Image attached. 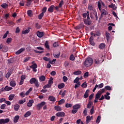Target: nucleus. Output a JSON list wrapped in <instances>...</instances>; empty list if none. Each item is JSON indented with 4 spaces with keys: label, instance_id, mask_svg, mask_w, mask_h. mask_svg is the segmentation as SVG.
<instances>
[{
    "label": "nucleus",
    "instance_id": "1a4fd4ad",
    "mask_svg": "<svg viewBox=\"0 0 124 124\" xmlns=\"http://www.w3.org/2000/svg\"><path fill=\"white\" fill-rule=\"evenodd\" d=\"M34 103V101H33V100L31 99L29 100V102L28 103H27V106H28V107H31V106H32V103Z\"/></svg>",
    "mask_w": 124,
    "mask_h": 124
},
{
    "label": "nucleus",
    "instance_id": "a18cd8bd",
    "mask_svg": "<svg viewBox=\"0 0 124 124\" xmlns=\"http://www.w3.org/2000/svg\"><path fill=\"white\" fill-rule=\"evenodd\" d=\"M101 95V94L99 93L98 92L95 95V98L99 99L100 98V96Z\"/></svg>",
    "mask_w": 124,
    "mask_h": 124
},
{
    "label": "nucleus",
    "instance_id": "5701e85b",
    "mask_svg": "<svg viewBox=\"0 0 124 124\" xmlns=\"http://www.w3.org/2000/svg\"><path fill=\"white\" fill-rule=\"evenodd\" d=\"M45 47L47 49V50H50V46H49V42L48 41H46L45 44Z\"/></svg>",
    "mask_w": 124,
    "mask_h": 124
},
{
    "label": "nucleus",
    "instance_id": "052dcab7",
    "mask_svg": "<svg viewBox=\"0 0 124 124\" xmlns=\"http://www.w3.org/2000/svg\"><path fill=\"white\" fill-rule=\"evenodd\" d=\"M93 95H94V93H92L89 97V101H91L92 99H93Z\"/></svg>",
    "mask_w": 124,
    "mask_h": 124
},
{
    "label": "nucleus",
    "instance_id": "3c124183",
    "mask_svg": "<svg viewBox=\"0 0 124 124\" xmlns=\"http://www.w3.org/2000/svg\"><path fill=\"white\" fill-rule=\"evenodd\" d=\"M82 88H87L88 87V84H87V82L85 81L81 85Z\"/></svg>",
    "mask_w": 124,
    "mask_h": 124
},
{
    "label": "nucleus",
    "instance_id": "5fc2aeb1",
    "mask_svg": "<svg viewBox=\"0 0 124 124\" xmlns=\"http://www.w3.org/2000/svg\"><path fill=\"white\" fill-rule=\"evenodd\" d=\"M25 102H26V99H24V100H20L18 101V104H24Z\"/></svg>",
    "mask_w": 124,
    "mask_h": 124
},
{
    "label": "nucleus",
    "instance_id": "864d4df0",
    "mask_svg": "<svg viewBox=\"0 0 124 124\" xmlns=\"http://www.w3.org/2000/svg\"><path fill=\"white\" fill-rule=\"evenodd\" d=\"M43 16H44V14H43V13H41L38 15V19H39V20H41Z\"/></svg>",
    "mask_w": 124,
    "mask_h": 124
},
{
    "label": "nucleus",
    "instance_id": "49530a36",
    "mask_svg": "<svg viewBox=\"0 0 124 124\" xmlns=\"http://www.w3.org/2000/svg\"><path fill=\"white\" fill-rule=\"evenodd\" d=\"M34 84L36 88H38L39 87V82H38V80L37 79Z\"/></svg>",
    "mask_w": 124,
    "mask_h": 124
},
{
    "label": "nucleus",
    "instance_id": "ea45409f",
    "mask_svg": "<svg viewBox=\"0 0 124 124\" xmlns=\"http://www.w3.org/2000/svg\"><path fill=\"white\" fill-rule=\"evenodd\" d=\"M90 121H91V116L90 115H88L86 117V124H89Z\"/></svg>",
    "mask_w": 124,
    "mask_h": 124
},
{
    "label": "nucleus",
    "instance_id": "0e129e2a",
    "mask_svg": "<svg viewBox=\"0 0 124 124\" xmlns=\"http://www.w3.org/2000/svg\"><path fill=\"white\" fill-rule=\"evenodd\" d=\"M59 42H55L53 44V46L54 47H58V46H59Z\"/></svg>",
    "mask_w": 124,
    "mask_h": 124
},
{
    "label": "nucleus",
    "instance_id": "bf43d9fd",
    "mask_svg": "<svg viewBox=\"0 0 124 124\" xmlns=\"http://www.w3.org/2000/svg\"><path fill=\"white\" fill-rule=\"evenodd\" d=\"M88 112V109L87 108H85L83 110V114L84 116H87V113Z\"/></svg>",
    "mask_w": 124,
    "mask_h": 124
},
{
    "label": "nucleus",
    "instance_id": "e2e57ef3",
    "mask_svg": "<svg viewBox=\"0 0 124 124\" xmlns=\"http://www.w3.org/2000/svg\"><path fill=\"white\" fill-rule=\"evenodd\" d=\"M64 65L65 67H67L69 65V62L66 61L64 62Z\"/></svg>",
    "mask_w": 124,
    "mask_h": 124
},
{
    "label": "nucleus",
    "instance_id": "8fccbe9b",
    "mask_svg": "<svg viewBox=\"0 0 124 124\" xmlns=\"http://www.w3.org/2000/svg\"><path fill=\"white\" fill-rule=\"evenodd\" d=\"M101 119V117L100 115L98 116L97 119L96 120V123L99 124V123L100 122Z\"/></svg>",
    "mask_w": 124,
    "mask_h": 124
},
{
    "label": "nucleus",
    "instance_id": "c03bdc74",
    "mask_svg": "<svg viewBox=\"0 0 124 124\" xmlns=\"http://www.w3.org/2000/svg\"><path fill=\"white\" fill-rule=\"evenodd\" d=\"M69 60H70V61H75V57H74V55H73V54H71L70 56Z\"/></svg>",
    "mask_w": 124,
    "mask_h": 124
},
{
    "label": "nucleus",
    "instance_id": "7ed1b4c3",
    "mask_svg": "<svg viewBox=\"0 0 124 124\" xmlns=\"http://www.w3.org/2000/svg\"><path fill=\"white\" fill-rule=\"evenodd\" d=\"M0 50H1L2 52H6L7 51H8V47L6 46H2V44L0 45Z\"/></svg>",
    "mask_w": 124,
    "mask_h": 124
},
{
    "label": "nucleus",
    "instance_id": "a211bd4d",
    "mask_svg": "<svg viewBox=\"0 0 124 124\" xmlns=\"http://www.w3.org/2000/svg\"><path fill=\"white\" fill-rule=\"evenodd\" d=\"M81 106L79 104H76L73 106V109L78 110V109H80Z\"/></svg>",
    "mask_w": 124,
    "mask_h": 124
},
{
    "label": "nucleus",
    "instance_id": "6ab92c4d",
    "mask_svg": "<svg viewBox=\"0 0 124 124\" xmlns=\"http://www.w3.org/2000/svg\"><path fill=\"white\" fill-rule=\"evenodd\" d=\"M93 102H92V101H89L88 104H87V108H88V109H91V108H92V106L93 105Z\"/></svg>",
    "mask_w": 124,
    "mask_h": 124
},
{
    "label": "nucleus",
    "instance_id": "6e6552de",
    "mask_svg": "<svg viewBox=\"0 0 124 124\" xmlns=\"http://www.w3.org/2000/svg\"><path fill=\"white\" fill-rule=\"evenodd\" d=\"M57 117H64L65 116V113L62 111L57 112L56 114Z\"/></svg>",
    "mask_w": 124,
    "mask_h": 124
},
{
    "label": "nucleus",
    "instance_id": "39448f33",
    "mask_svg": "<svg viewBox=\"0 0 124 124\" xmlns=\"http://www.w3.org/2000/svg\"><path fill=\"white\" fill-rule=\"evenodd\" d=\"M83 22L85 25H86L87 26H91V25H92V21L90 19H84Z\"/></svg>",
    "mask_w": 124,
    "mask_h": 124
},
{
    "label": "nucleus",
    "instance_id": "cd10ccee",
    "mask_svg": "<svg viewBox=\"0 0 124 124\" xmlns=\"http://www.w3.org/2000/svg\"><path fill=\"white\" fill-rule=\"evenodd\" d=\"M1 7L4 8V9H6L8 7V4L6 3H3L1 5Z\"/></svg>",
    "mask_w": 124,
    "mask_h": 124
},
{
    "label": "nucleus",
    "instance_id": "6e6d98bb",
    "mask_svg": "<svg viewBox=\"0 0 124 124\" xmlns=\"http://www.w3.org/2000/svg\"><path fill=\"white\" fill-rule=\"evenodd\" d=\"M99 93L102 94L103 93L105 92V88L101 89L98 92Z\"/></svg>",
    "mask_w": 124,
    "mask_h": 124
},
{
    "label": "nucleus",
    "instance_id": "c85d7f7f",
    "mask_svg": "<svg viewBox=\"0 0 124 124\" xmlns=\"http://www.w3.org/2000/svg\"><path fill=\"white\" fill-rule=\"evenodd\" d=\"M10 85L11 86V87H15V86H16V81L14 80H12L10 82Z\"/></svg>",
    "mask_w": 124,
    "mask_h": 124
},
{
    "label": "nucleus",
    "instance_id": "c756f323",
    "mask_svg": "<svg viewBox=\"0 0 124 124\" xmlns=\"http://www.w3.org/2000/svg\"><path fill=\"white\" fill-rule=\"evenodd\" d=\"M31 115V112L30 111H28L24 114V117L25 118H28V117H30Z\"/></svg>",
    "mask_w": 124,
    "mask_h": 124
},
{
    "label": "nucleus",
    "instance_id": "69168bd1",
    "mask_svg": "<svg viewBox=\"0 0 124 124\" xmlns=\"http://www.w3.org/2000/svg\"><path fill=\"white\" fill-rule=\"evenodd\" d=\"M62 79H63V82H67V80H68V78H67V77L65 76L63 77Z\"/></svg>",
    "mask_w": 124,
    "mask_h": 124
},
{
    "label": "nucleus",
    "instance_id": "f3484780",
    "mask_svg": "<svg viewBox=\"0 0 124 124\" xmlns=\"http://www.w3.org/2000/svg\"><path fill=\"white\" fill-rule=\"evenodd\" d=\"M25 48H21L19 50H18L16 52V55H20L22 52H24L25 51Z\"/></svg>",
    "mask_w": 124,
    "mask_h": 124
},
{
    "label": "nucleus",
    "instance_id": "58836bf2",
    "mask_svg": "<svg viewBox=\"0 0 124 124\" xmlns=\"http://www.w3.org/2000/svg\"><path fill=\"white\" fill-rule=\"evenodd\" d=\"M106 36L107 37V40L108 41V40H109V39H110V33H109V32L106 31Z\"/></svg>",
    "mask_w": 124,
    "mask_h": 124
},
{
    "label": "nucleus",
    "instance_id": "de8ad7c7",
    "mask_svg": "<svg viewBox=\"0 0 124 124\" xmlns=\"http://www.w3.org/2000/svg\"><path fill=\"white\" fill-rule=\"evenodd\" d=\"M66 108H71L72 107V104L66 103L65 105Z\"/></svg>",
    "mask_w": 124,
    "mask_h": 124
},
{
    "label": "nucleus",
    "instance_id": "bb28decb",
    "mask_svg": "<svg viewBox=\"0 0 124 124\" xmlns=\"http://www.w3.org/2000/svg\"><path fill=\"white\" fill-rule=\"evenodd\" d=\"M6 24H8L9 25H10V26H13V25L15 24L14 22L10 20H7Z\"/></svg>",
    "mask_w": 124,
    "mask_h": 124
},
{
    "label": "nucleus",
    "instance_id": "f704fd0d",
    "mask_svg": "<svg viewBox=\"0 0 124 124\" xmlns=\"http://www.w3.org/2000/svg\"><path fill=\"white\" fill-rule=\"evenodd\" d=\"M53 56L54 58H56V59H59V58H60V56H61V52H59L57 54L56 53H54L53 54Z\"/></svg>",
    "mask_w": 124,
    "mask_h": 124
},
{
    "label": "nucleus",
    "instance_id": "2f4dec72",
    "mask_svg": "<svg viewBox=\"0 0 124 124\" xmlns=\"http://www.w3.org/2000/svg\"><path fill=\"white\" fill-rule=\"evenodd\" d=\"M14 96H15V94H11L9 96L8 99L9 100H13V98H14Z\"/></svg>",
    "mask_w": 124,
    "mask_h": 124
},
{
    "label": "nucleus",
    "instance_id": "338daca9",
    "mask_svg": "<svg viewBox=\"0 0 124 124\" xmlns=\"http://www.w3.org/2000/svg\"><path fill=\"white\" fill-rule=\"evenodd\" d=\"M63 5V0H62L59 4V7H62V6Z\"/></svg>",
    "mask_w": 124,
    "mask_h": 124
},
{
    "label": "nucleus",
    "instance_id": "37998d69",
    "mask_svg": "<svg viewBox=\"0 0 124 124\" xmlns=\"http://www.w3.org/2000/svg\"><path fill=\"white\" fill-rule=\"evenodd\" d=\"M105 90L107 91H112V88L110 86H106L105 87Z\"/></svg>",
    "mask_w": 124,
    "mask_h": 124
},
{
    "label": "nucleus",
    "instance_id": "0eeeda50",
    "mask_svg": "<svg viewBox=\"0 0 124 124\" xmlns=\"http://www.w3.org/2000/svg\"><path fill=\"white\" fill-rule=\"evenodd\" d=\"M89 42L91 45H92V46H93V47L95 46V43L93 42V36H91L90 37V38H89Z\"/></svg>",
    "mask_w": 124,
    "mask_h": 124
},
{
    "label": "nucleus",
    "instance_id": "dca6fc26",
    "mask_svg": "<svg viewBox=\"0 0 124 124\" xmlns=\"http://www.w3.org/2000/svg\"><path fill=\"white\" fill-rule=\"evenodd\" d=\"M89 93H90V90H87L84 94V98H88L89 97Z\"/></svg>",
    "mask_w": 124,
    "mask_h": 124
},
{
    "label": "nucleus",
    "instance_id": "b1692460",
    "mask_svg": "<svg viewBox=\"0 0 124 124\" xmlns=\"http://www.w3.org/2000/svg\"><path fill=\"white\" fill-rule=\"evenodd\" d=\"M101 14L102 15H105V16H106V15H108V12L106 11L105 9H102L101 11Z\"/></svg>",
    "mask_w": 124,
    "mask_h": 124
},
{
    "label": "nucleus",
    "instance_id": "9b49d317",
    "mask_svg": "<svg viewBox=\"0 0 124 124\" xmlns=\"http://www.w3.org/2000/svg\"><path fill=\"white\" fill-rule=\"evenodd\" d=\"M54 8H55V6L53 5L50 6L48 9V12H50V13H53V12H54Z\"/></svg>",
    "mask_w": 124,
    "mask_h": 124
},
{
    "label": "nucleus",
    "instance_id": "e433bc0d",
    "mask_svg": "<svg viewBox=\"0 0 124 124\" xmlns=\"http://www.w3.org/2000/svg\"><path fill=\"white\" fill-rule=\"evenodd\" d=\"M64 102H65L64 99H62L58 101V105H61V104H63Z\"/></svg>",
    "mask_w": 124,
    "mask_h": 124
},
{
    "label": "nucleus",
    "instance_id": "a19ab883",
    "mask_svg": "<svg viewBox=\"0 0 124 124\" xmlns=\"http://www.w3.org/2000/svg\"><path fill=\"white\" fill-rule=\"evenodd\" d=\"M30 30H31V28H29L28 29L25 30L24 31H22L23 34H26V33H29L30 31Z\"/></svg>",
    "mask_w": 124,
    "mask_h": 124
},
{
    "label": "nucleus",
    "instance_id": "72a5a7b5",
    "mask_svg": "<svg viewBox=\"0 0 124 124\" xmlns=\"http://www.w3.org/2000/svg\"><path fill=\"white\" fill-rule=\"evenodd\" d=\"M10 75H11V70H9L5 76L6 78H9V77H10Z\"/></svg>",
    "mask_w": 124,
    "mask_h": 124
},
{
    "label": "nucleus",
    "instance_id": "4c0bfd02",
    "mask_svg": "<svg viewBox=\"0 0 124 124\" xmlns=\"http://www.w3.org/2000/svg\"><path fill=\"white\" fill-rule=\"evenodd\" d=\"M27 14L28 16H29L30 17H31V16H32V11L31 10H28L27 11Z\"/></svg>",
    "mask_w": 124,
    "mask_h": 124
},
{
    "label": "nucleus",
    "instance_id": "473e14b6",
    "mask_svg": "<svg viewBox=\"0 0 124 124\" xmlns=\"http://www.w3.org/2000/svg\"><path fill=\"white\" fill-rule=\"evenodd\" d=\"M12 89H13L12 87L6 86L5 87V91L8 92L9 91H11V90H12Z\"/></svg>",
    "mask_w": 124,
    "mask_h": 124
},
{
    "label": "nucleus",
    "instance_id": "4d7b16f0",
    "mask_svg": "<svg viewBox=\"0 0 124 124\" xmlns=\"http://www.w3.org/2000/svg\"><path fill=\"white\" fill-rule=\"evenodd\" d=\"M11 41H12V38H8L7 39L6 43H7V44H9V43H11Z\"/></svg>",
    "mask_w": 124,
    "mask_h": 124
},
{
    "label": "nucleus",
    "instance_id": "13d9d810",
    "mask_svg": "<svg viewBox=\"0 0 124 124\" xmlns=\"http://www.w3.org/2000/svg\"><path fill=\"white\" fill-rule=\"evenodd\" d=\"M104 86V84H103V83H101L99 85H98L97 89H101L103 88Z\"/></svg>",
    "mask_w": 124,
    "mask_h": 124
},
{
    "label": "nucleus",
    "instance_id": "a878e982",
    "mask_svg": "<svg viewBox=\"0 0 124 124\" xmlns=\"http://www.w3.org/2000/svg\"><path fill=\"white\" fill-rule=\"evenodd\" d=\"M37 79L35 78H32L30 80V83L31 84H34Z\"/></svg>",
    "mask_w": 124,
    "mask_h": 124
},
{
    "label": "nucleus",
    "instance_id": "f8f14e48",
    "mask_svg": "<svg viewBox=\"0 0 124 124\" xmlns=\"http://www.w3.org/2000/svg\"><path fill=\"white\" fill-rule=\"evenodd\" d=\"M108 7L109 8H112V9L114 11L117 9V7H116V5L115 4H113V3H112L111 5H109Z\"/></svg>",
    "mask_w": 124,
    "mask_h": 124
},
{
    "label": "nucleus",
    "instance_id": "2eb2a0df",
    "mask_svg": "<svg viewBox=\"0 0 124 124\" xmlns=\"http://www.w3.org/2000/svg\"><path fill=\"white\" fill-rule=\"evenodd\" d=\"M39 79L40 82H44L45 80H46V78L45 77V76H41L39 78Z\"/></svg>",
    "mask_w": 124,
    "mask_h": 124
},
{
    "label": "nucleus",
    "instance_id": "4be33fe9",
    "mask_svg": "<svg viewBox=\"0 0 124 124\" xmlns=\"http://www.w3.org/2000/svg\"><path fill=\"white\" fill-rule=\"evenodd\" d=\"M48 100L55 102V101H56V98H55V97H54L53 96H49L48 97Z\"/></svg>",
    "mask_w": 124,
    "mask_h": 124
},
{
    "label": "nucleus",
    "instance_id": "603ef678",
    "mask_svg": "<svg viewBox=\"0 0 124 124\" xmlns=\"http://www.w3.org/2000/svg\"><path fill=\"white\" fill-rule=\"evenodd\" d=\"M80 86H81V84L80 83V82H78L75 84L74 88L75 89H77V88H79Z\"/></svg>",
    "mask_w": 124,
    "mask_h": 124
},
{
    "label": "nucleus",
    "instance_id": "423d86ee",
    "mask_svg": "<svg viewBox=\"0 0 124 124\" xmlns=\"http://www.w3.org/2000/svg\"><path fill=\"white\" fill-rule=\"evenodd\" d=\"M46 102H42L41 103L37 104V107L38 110H40V109H41V108H42V107H43V106L46 105Z\"/></svg>",
    "mask_w": 124,
    "mask_h": 124
},
{
    "label": "nucleus",
    "instance_id": "9d476101",
    "mask_svg": "<svg viewBox=\"0 0 124 124\" xmlns=\"http://www.w3.org/2000/svg\"><path fill=\"white\" fill-rule=\"evenodd\" d=\"M37 36L39 37L40 38H41L44 35V33L43 32H40L39 31H37L36 32Z\"/></svg>",
    "mask_w": 124,
    "mask_h": 124
},
{
    "label": "nucleus",
    "instance_id": "f03ea898",
    "mask_svg": "<svg viewBox=\"0 0 124 124\" xmlns=\"http://www.w3.org/2000/svg\"><path fill=\"white\" fill-rule=\"evenodd\" d=\"M93 63V58H88L87 59L85 60L84 64L85 66H87V67L88 66H91L92 64Z\"/></svg>",
    "mask_w": 124,
    "mask_h": 124
},
{
    "label": "nucleus",
    "instance_id": "c9c22d12",
    "mask_svg": "<svg viewBox=\"0 0 124 124\" xmlns=\"http://www.w3.org/2000/svg\"><path fill=\"white\" fill-rule=\"evenodd\" d=\"M58 89H62V88H64V83H62L60 84H59L58 85Z\"/></svg>",
    "mask_w": 124,
    "mask_h": 124
},
{
    "label": "nucleus",
    "instance_id": "79ce46f5",
    "mask_svg": "<svg viewBox=\"0 0 124 124\" xmlns=\"http://www.w3.org/2000/svg\"><path fill=\"white\" fill-rule=\"evenodd\" d=\"M30 68H37V64H36V63H34V64H33L32 65L30 66Z\"/></svg>",
    "mask_w": 124,
    "mask_h": 124
},
{
    "label": "nucleus",
    "instance_id": "20e7f679",
    "mask_svg": "<svg viewBox=\"0 0 124 124\" xmlns=\"http://www.w3.org/2000/svg\"><path fill=\"white\" fill-rule=\"evenodd\" d=\"M10 121V119L9 118H6L5 119H0V124H7V123H9Z\"/></svg>",
    "mask_w": 124,
    "mask_h": 124
},
{
    "label": "nucleus",
    "instance_id": "09e8293b",
    "mask_svg": "<svg viewBox=\"0 0 124 124\" xmlns=\"http://www.w3.org/2000/svg\"><path fill=\"white\" fill-rule=\"evenodd\" d=\"M9 34V31H7L6 32L3 36V39L6 38L7 37V35Z\"/></svg>",
    "mask_w": 124,
    "mask_h": 124
},
{
    "label": "nucleus",
    "instance_id": "774afa93",
    "mask_svg": "<svg viewBox=\"0 0 124 124\" xmlns=\"http://www.w3.org/2000/svg\"><path fill=\"white\" fill-rule=\"evenodd\" d=\"M26 78H27V76H25V75H22L21 76V80L24 81L25 79H26Z\"/></svg>",
    "mask_w": 124,
    "mask_h": 124
},
{
    "label": "nucleus",
    "instance_id": "ddd939ff",
    "mask_svg": "<svg viewBox=\"0 0 124 124\" xmlns=\"http://www.w3.org/2000/svg\"><path fill=\"white\" fill-rule=\"evenodd\" d=\"M106 45L104 43H101L98 46L99 49H101V50H103L105 48Z\"/></svg>",
    "mask_w": 124,
    "mask_h": 124
},
{
    "label": "nucleus",
    "instance_id": "393cba45",
    "mask_svg": "<svg viewBox=\"0 0 124 124\" xmlns=\"http://www.w3.org/2000/svg\"><path fill=\"white\" fill-rule=\"evenodd\" d=\"M74 75H81L82 74V71H76L73 73Z\"/></svg>",
    "mask_w": 124,
    "mask_h": 124
},
{
    "label": "nucleus",
    "instance_id": "412c9836",
    "mask_svg": "<svg viewBox=\"0 0 124 124\" xmlns=\"http://www.w3.org/2000/svg\"><path fill=\"white\" fill-rule=\"evenodd\" d=\"M54 109L56 110V111H57L58 112H60V111H62V108L59 106H56L54 107Z\"/></svg>",
    "mask_w": 124,
    "mask_h": 124
},
{
    "label": "nucleus",
    "instance_id": "7c9ffc66",
    "mask_svg": "<svg viewBox=\"0 0 124 124\" xmlns=\"http://www.w3.org/2000/svg\"><path fill=\"white\" fill-rule=\"evenodd\" d=\"M14 108L15 111H18L19 108H20V106L18 104L15 105L14 106Z\"/></svg>",
    "mask_w": 124,
    "mask_h": 124
},
{
    "label": "nucleus",
    "instance_id": "aec40b11",
    "mask_svg": "<svg viewBox=\"0 0 124 124\" xmlns=\"http://www.w3.org/2000/svg\"><path fill=\"white\" fill-rule=\"evenodd\" d=\"M19 119H20V116H19V115L16 116L14 119V123H15V124L17 123L18 121H19Z\"/></svg>",
    "mask_w": 124,
    "mask_h": 124
},
{
    "label": "nucleus",
    "instance_id": "f257e3e1",
    "mask_svg": "<svg viewBox=\"0 0 124 124\" xmlns=\"http://www.w3.org/2000/svg\"><path fill=\"white\" fill-rule=\"evenodd\" d=\"M104 62V59H103V55L102 54H100L98 57L94 59V62L96 64H101Z\"/></svg>",
    "mask_w": 124,
    "mask_h": 124
},
{
    "label": "nucleus",
    "instance_id": "4468645a",
    "mask_svg": "<svg viewBox=\"0 0 124 124\" xmlns=\"http://www.w3.org/2000/svg\"><path fill=\"white\" fill-rule=\"evenodd\" d=\"M83 28H84V24H80L78 26H77L76 27H75V29L76 30H81V29H83Z\"/></svg>",
    "mask_w": 124,
    "mask_h": 124
},
{
    "label": "nucleus",
    "instance_id": "680f3d73",
    "mask_svg": "<svg viewBox=\"0 0 124 124\" xmlns=\"http://www.w3.org/2000/svg\"><path fill=\"white\" fill-rule=\"evenodd\" d=\"M79 80H80V78L78 77L76 78V79L74 80V83H79Z\"/></svg>",
    "mask_w": 124,
    "mask_h": 124
}]
</instances>
